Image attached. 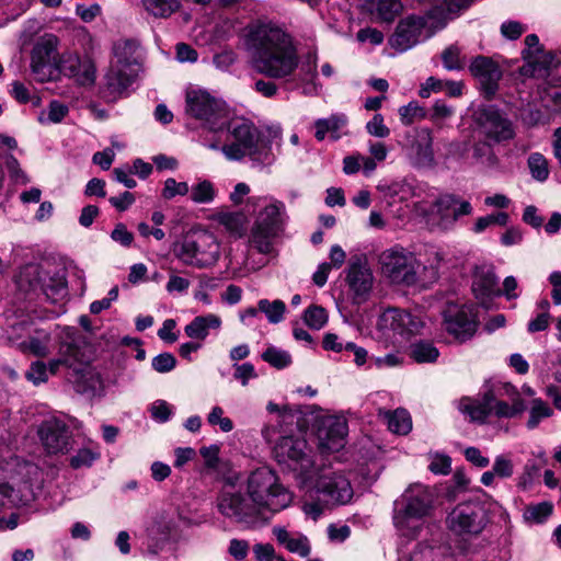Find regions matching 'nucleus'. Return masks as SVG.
<instances>
[{"label": "nucleus", "instance_id": "nucleus-1", "mask_svg": "<svg viewBox=\"0 0 561 561\" xmlns=\"http://www.w3.org/2000/svg\"><path fill=\"white\" fill-rule=\"evenodd\" d=\"M291 493L274 470L261 467L252 471L245 485L226 481L216 497V508L225 517L245 527H254L267 513L289 506Z\"/></svg>", "mask_w": 561, "mask_h": 561}, {"label": "nucleus", "instance_id": "nucleus-2", "mask_svg": "<svg viewBox=\"0 0 561 561\" xmlns=\"http://www.w3.org/2000/svg\"><path fill=\"white\" fill-rule=\"evenodd\" d=\"M244 45L250 66L270 79H286L299 65L297 48L291 35L272 21H257L247 28Z\"/></svg>", "mask_w": 561, "mask_h": 561}, {"label": "nucleus", "instance_id": "nucleus-3", "mask_svg": "<svg viewBox=\"0 0 561 561\" xmlns=\"http://www.w3.org/2000/svg\"><path fill=\"white\" fill-rule=\"evenodd\" d=\"M247 204L255 213L249 248L264 256H276V240L283 236L289 219L285 204L270 195L248 197Z\"/></svg>", "mask_w": 561, "mask_h": 561}, {"label": "nucleus", "instance_id": "nucleus-4", "mask_svg": "<svg viewBox=\"0 0 561 561\" xmlns=\"http://www.w3.org/2000/svg\"><path fill=\"white\" fill-rule=\"evenodd\" d=\"M227 135L221 152L229 161H239L249 157L257 165H270L275 157L271 141L249 119L238 117L227 121Z\"/></svg>", "mask_w": 561, "mask_h": 561}, {"label": "nucleus", "instance_id": "nucleus-5", "mask_svg": "<svg viewBox=\"0 0 561 561\" xmlns=\"http://www.w3.org/2000/svg\"><path fill=\"white\" fill-rule=\"evenodd\" d=\"M434 492L421 483L410 484L394 501L393 524L408 538H416L434 507Z\"/></svg>", "mask_w": 561, "mask_h": 561}, {"label": "nucleus", "instance_id": "nucleus-6", "mask_svg": "<svg viewBox=\"0 0 561 561\" xmlns=\"http://www.w3.org/2000/svg\"><path fill=\"white\" fill-rule=\"evenodd\" d=\"M446 25V16L439 8H433L424 15H409L402 19L389 38V45L398 53H404L433 36Z\"/></svg>", "mask_w": 561, "mask_h": 561}, {"label": "nucleus", "instance_id": "nucleus-7", "mask_svg": "<svg viewBox=\"0 0 561 561\" xmlns=\"http://www.w3.org/2000/svg\"><path fill=\"white\" fill-rule=\"evenodd\" d=\"M16 286L20 291L25 294L39 290L53 304L62 301L68 295L64 268H46L35 263L26 264L21 268L16 277Z\"/></svg>", "mask_w": 561, "mask_h": 561}, {"label": "nucleus", "instance_id": "nucleus-8", "mask_svg": "<svg viewBox=\"0 0 561 561\" xmlns=\"http://www.w3.org/2000/svg\"><path fill=\"white\" fill-rule=\"evenodd\" d=\"M185 114L216 133L226 127L229 113L222 99L206 89L190 87L185 92Z\"/></svg>", "mask_w": 561, "mask_h": 561}, {"label": "nucleus", "instance_id": "nucleus-9", "mask_svg": "<svg viewBox=\"0 0 561 561\" xmlns=\"http://www.w3.org/2000/svg\"><path fill=\"white\" fill-rule=\"evenodd\" d=\"M173 253L184 265L202 270L217 263L220 244L210 232H192L174 244Z\"/></svg>", "mask_w": 561, "mask_h": 561}, {"label": "nucleus", "instance_id": "nucleus-10", "mask_svg": "<svg viewBox=\"0 0 561 561\" xmlns=\"http://www.w3.org/2000/svg\"><path fill=\"white\" fill-rule=\"evenodd\" d=\"M383 277L397 285L412 286L419 282L423 264L415 254L400 245L383 250L378 256Z\"/></svg>", "mask_w": 561, "mask_h": 561}, {"label": "nucleus", "instance_id": "nucleus-11", "mask_svg": "<svg viewBox=\"0 0 561 561\" xmlns=\"http://www.w3.org/2000/svg\"><path fill=\"white\" fill-rule=\"evenodd\" d=\"M273 442H275L273 455L278 463L298 472L305 481L314 478L311 449L306 439L294 435H283L278 439L274 437L271 443Z\"/></svg>", "mask_w": 561, "mask_h": 561}, {"label": "nucleus", "instance_id": "nucleus-12", "mask_svg": "<svg viewBox=\"0 0 561 561\" xmlns=\"http://www.w3.org/2000/svg\"><path fill=\"white\" fill-rule=\"evenodd\" d=\"M312 480L319 500L327 505H344L353 497L351 482L341 471L323 468Z\"/></svg>", "mask_w": 561, "mask_h": 561}, {"label": "nucleus", "instance_id": "nucleus-13", "mask_svg": "<svg viewBox=\"0 0 561 561\" xmlns=\"http://www.w3.org/2000/svg\"><path fill=\"white\" fill-rule=\"evenodd\" d=\"M488 522L485 510L474 502L458 504L446 518L448 529L459 536H477L483 531Z\"/></svg>", "mask_w": 561, "mask_h": 561}, {"label": "nucleus", "instance_id": "nucleus-14", "mask_svg": "<svg viewBox=\"0 0 561 561\" xmlns=\"http://www.w3.org/2000/svg\"><path fill=\"white\" fill-rule=\"evenodd\" d=\"M87 347L88 344L84 336L77 329L64 328L58 339V356L46 363L48 376L56 375L61 367L71 370L78 360H82L83 348Z\"/></svg>", "mask_w": 561, "mask_h": 561}, {"label": "nucleus", "instance_id": "nucleus-15", "mask_svg": "<svg viewBox=\"0 0 561 561\" xmlns=\"http://www.w3.org/2000/svg\"><path fill=\"white\" fill-rule=\"evenodd\" d=\"M36 433L48 455L67 454L72 449L73 439L69 426L56 416L43 420Z\"/></svg>", "mask_w": 561, "mask_h": 561}, {"label": "nucleus", "instance_id": "nucleus-16", "mask_svg": "<svg viewBox=\"0 0 561 561\" xmlns=\"http://www.w3.org/2000/svg\"><path fill=\"white\" fill-rule=\"evenodd\" d=\"M474 121L481 133L492 141H507L515 136L513 123L493 106L480 107L474 113Z\"/></svg>", "mask_w": 561, "mask_h": 561}, {"label": "nucleus", "instance_id": "nucleus-17", "mask_svg": "<svg viewBox=\"0 0 561 561\" xmlns=\"http://www.w3.org/2000/svg\"><path fill=\"white\" fill-rule=\"evenodd\" d=\"M446 331L459 342L471 339L478 328L477 314L472 306L449 305L444 311Z\"/></svg>", "mask_w": 561, "mask_h": 561}, {"label": "nucleus", "instance_id": "nucleus-18", "mask_svg": "<svg viewBox=\"0 0 561 561\" xmlns=\"http://www.w3.org/2000/svg\"><path fill=\"white\" fill-rule=\"evenodd\" d=\"M176 529L173 516L167 512L157 514L146 530L147 552L157 556L169 542Z\"/></svg>", "mask_w": 561, "mask_h": 561}, {"label": "nucleus", "instance_id": "nucleus-19", "mask_svg": "<svg viewBox=\"0 0 561 561\" xmlns=\"http://www.w3.org/2000/svg\"><path fill=\"white\" fill-rule=\"evenodd\" d=\"M379 327L390 329L401 336L419 334L424 327L420 316L401 309H388L379 319Z\"/></svg>", "mask_w": 561, "mask_h": 561}, {"label": "nucleus", "instance_id": "nucleus-20", "mask_svg": "<svg viewBox=\"0 0 561 561\" xmlns=\"http://www.w3.org/2000/svg\"><path fill=\"white\" fill-rule=\"evenodd\" d=\"M82 360H78L69 373V379L77 392L82 394H94L102 387L100 374L90 365L88 347L83 348Z\"/></svg>", "mask_w": 561, "mask_h": 561}, {"label": "nucleus", "instance_id": "nucleus-21", "mask_svg": "<svg viewBox=\"0 0 561 561\" xmlns=\"http://www.w3.org/2000/svg\"><path fill=\"white\" fill-rule=\"evenodd\" d=\"M58 46V38L54 34H45L35 43L31 51V70L39 81H44L48 76L46 71L55 55Z\"/></svg>", "mask_w": 561, "mask_h": 561}, {"label": "nucleus", "instance_id": "nucleus-22", "mask_svg": "<svg viewBox=\"0 0 561 561\" xmlns=\"http://www.w3.org/2000/svg\"><path fill=\"white\" fill-rule=\"evenodd\" d=\"M347 423L342 417L328 416L318 431L319 447L325 451H337L344 446Z\"/></svg>", "mask_w": 561, "mask_h": 561}, {"label": "nucleus", "instance_id": "nucleus-23", "mask_svg": "<svg viewBox=\"0 0 561 561\" xmlns=\"http://www.w3.org/2000/svg\"><path fill=\"white\" fill-rule=\"evenodd\" d=\"M470 71L480 82L486 96H492L497 90L502 71L491 58L478 56L470 64Z\"/></svg>", "mask_w": 561, "mask_h": 561}, {"label": "nucleus", "instance_id": "nucleus-24", "mask_svg": "<svg viewBox=\"0 0 561 561\" xmlns=\"http://www.w3.org/2000/svg\"><path fill=\"white\" fill-rule=\"evenodd\" d=\"M138 72L110 65L104 76L103 92L107 100L115 101L131 85Z\"/></svg>", "mask_w": 561, "mask_h": 561}, {"label": "nucleus", "instance_id": "nucleus-25", "mask_svg": "<svg viewBox=\"0 0 561 561\" xmlns=\"http://www.w3.org/2000/svg\"><path fill=\"white\" fill-rule=\"evenodd\" d=\"M492 264L477 265L472 277V291L478 299L484 300L492 296H500L501 289Z\"/></svg>", "mask_w": 561, "mask_h": 561}, {"label": "nucleus", "instance_id": "nucleus-26", "mask_svg": "<svg viewBox=\"0 0 561 561\" xmlns=\"http://www.w3.org/2000/svg\"><path fill=\"white\" fill-rule=\"evenodd\" d=\"M494 401V389H488L482 397L460 399L458 409L467 415L470 421L483 423L492 415V402Z\"/></svg>", "mask_w": 561, "mask_h": 561}, {"label": "nucleus", "instance_id": "nucleus-27", "mask_svg": "<svg viewBox=\"0 0 561 561\" xmlns=\"http://www.w3.org/2000/svg\"><path fill=\"white\" fill-rule=\"evenodd\" d=\"M409 156L414 165H430L434 161L433 136L430 128L422 127L415 130L413 141L409 146Z\"/></svg>", "mask_w": 561, "mask_h": 561}, {"label": "nucleus", "instance_id": "nucleus-28", "mask_svg": "<svg viewBox=\"0 0 561 561\" xmlns=\"http://www.w3.org/2000/svg\"><path fill=\"white\" fill-rule=\"evenodd\" d=\"M138 43L131 39L118 41L113 46V59L111 65L130 69L138 72Z\"/></svg>", "mask_w": 561, "mask_h": 561}, {"label": "nucleus", "instance_id": "nucleus-29", "mask_svg": "<svg viewBox=\"0 0 561 561\" xmlns=\"http://www.w3.org/2000/svg\"><path fill=\"white\" fill-rule=\"evenodd\" d=\"M222 320L215 313H207L195 317L188 324L185 325V334L193 339L204 341L210 331L218 332L221 329Z\"/></svg>", "mask_w": 561, "mask_h": 561}, {"label": "nucleus", "instance_id": "nucleus-30", "mask_svg": "<svg viewBox=\"0 0 561 561\" xmlns=\"http://www.w3.org/2000/svg\"><path fill=\"white\" fill-rule=\"evenodd\" d=\"M373 273L362 262L351 264L347 274V283L351 290L358 297L366 296L373 287Z\"/></svg>", "mask_w": 561, "mask_h": 561}, {"label": "nucleus", "instance_id": "nucleus-31", "mask_svg": "<svg viewBox=\"0 0 561 561\" xmlns=\"http://www.w3.org/2000/svg\"><path fill=\"white\" fill-rule=\"evenodd\" d=\"M514 469L515 466L511 455L500 454L494 458L492 469L481 474L480 482L484 486H494L496 478L502 480L510 479L514 474Z\"/></svg>", "mask_w": 561, "mask_h": 561}, {"label": "nucleus", "instance_id": "nucleus-32", "mask_svg": "<svg viewBox=\"0 0 561 561\" xmlns=\"http://www.w3.org/2000/svg\"><path fill=\"white\" fill-rule=\"evenodd\" d=\"M0 496L7 502V506H27L35 500L32 486L27 482L20 483L16 488L2 483L0 484Z\"/></svg>", "mask_w": 561, "mask_h": 561}, {"label": "nucleus", "instance_id": "nucleus-33", "mask_svg": "<svg viewBox=\"0 0 561 561\" xmlns=\"http://www.w3.org/2000/svg\"><path fill=\"white\" fill-rule=\"evenodd\" d=\"M277 541L284 545L286 549L293 553H297L302 558H306L310 553L309 540L304 535L296 537L291 536L285 528L275 527L273 530Z\"/></svg>", "mask_w": 561, "mask_h": 561}, {"label": "nucleus", "instance_id": "nucleus-34", "mask_svg": "<svg viewBox=\"0 0 561 561\" xmlns=\"http://www.w3.org/2000/svg\"><path fill=\"white\" fill-rule=\"evenodd\" d=\"M51 335L44 330L36 331V335L19 343V350L23 353H31L37 357H46L50 354Z\"/></svg>", "mask_w": 561, "mask_h": 561}, {"label": "nucleus", "instance_id": "nucleus-35", "mask_svg": "<svg viewBox=\"0 0 561 561\" xmlns=\"http://www.w3.org/2000/svg\"><path fill=\"white\" fill-rule=\"evenodd\" d=\"M145 11L158 19H167L181 7L180 0H141Z\"/></svg>", "mask_w": 561, "mask_h": 561}, {"label": "nucleus", "instance_id": "nucleus-36", "mask_svg": "<svg viewBox=\"0 0 561 561\" xmlns=\"http://www.w3.org/2000/svg\"><path fill=\"white\" fill-rule=\"evenodd\" d=\"M388 428L396 434L407 435L412 430V420L404 409H397L393 412H385Z\"/></svg>", "mask_w": 561, "mask_h": 561}, {"label": "nucleus", "instance_id": "nucleus-37", "mask_svg": "<svg viewBox=\"0 0 561 561\" xmlns=\"http://www.w3.org/2000/svg\"><path fill=\"white\" fill-rule=\"evenodd\" d=\"M502 390L508 396H516L517 391L511 383H504L497 390H494V401L492 402V414L497 417H514L518 414V410L513 409L508 403L497 399V396H502Z\"/></svg>", "mask_w": 561, "mask_h": 561}, {"label": "nucleus", "instance_id": "nucleus-38", "mask_svg": "<svg viewBox=\"0 0 561 561\" xmlns=\"http://www.w3.org/2000/svg\"><path fill=\"white\" fill-rule=\"evenodd\" d=\"M266 410L270 413H277L275 421H270L268 424L262 430V435L266 442H272L274 439V435L277 433L282 434L284 431L282 430L283 424L287 422L291 415L285 411H280L279 407L274 402H268L266 405Z\"/></svg>", "mask_w": 561, "mask_h": 561}, {"label": "nucleus", "instance_id": "nucleus-39", "mask_svg": "<svg viewBox=\"0 0 561 561\" xmlns=\"http://www.w3.org/2000/svg\"><path fill=\"white\" fill-rule=\"evenodd\" d=\"M217 196V190L209 180H198L190 187V199L195 204H210Z\"/></svg>", "mask_w": 561, "mask_h": 561}, {"label": "nucleus", "instance_id": "nucleus-40", "mask_svg": "<svg viewBox=\"0 0 561 561\" xmlns=\"http://www.w3.org/2000/svg\"><path fill=\"white\" fill-rule=\"evenodd\" d=\"M410 356L419 364L435 363L439 356V351L432 342L417 341L411 345Z\"/></svg>", "mask_w": 561, "mask_h": 561}, {"label": "nucleus", "instance_id": "nucleus-41", "mask_svg": "<svg viewBox=\"0 0 561 561\" xmlns=\"http://www.w3.org/2000/svg\"><path fill=\"white\" fill-rule=\"evenodd\" d=\"M71 75L81 85H90L95 81V67L90 60L70 59Z\"/></svg>", "mask_w": 561, "mask_h": 561}, {"label": "nucleus", "instance_id": "nucleus-42", "mask_svg": "<svg viewBox=\"0 0 561 561\" xmlns=\"http://www.w3.org/2000/svg\"><path fill=\"white\" fill-rule=\"evenodd\" d=\"M527 167L530 175L538 182H545L549 178L550 170L548 160L540 152H533L527 159Z\"/></svg>", "mask_w": 561, "mask_h": 561}, {"label": "nucleus", "instance_id": "nucleus-43", "mask_svg": "<svg viewBox=\"0 0 561 561\" xmlns=\"http://www.w3.org/2000/svg\"><path fill=\"white\" fill-rule=\"evenodd\" d=\"M345 124L346 117L344 115H332L328 118H320L314 123V137L321 141L325 138L328 133H335Z\"/></svg>", "mask_w": 561, "mask_h": 561}, {"label": "nucleus", "instance_id": "nucleus-44", "mask_svg": "<svg viewBox=\"0 0 561 561\" xmlns=\"http://www.w3.org/2000/svg\"><path fill=\"white\" fill-rule=\"evenodd\" d=\"M378 191H380L386 198L392 202L405 201L411 195V186L404 181H393L388 184H379Z\"/></svg>", "mask_w": 561, "mask_h": 561}, {"label": "nucleus", "instance_id": "nucleus-45", "mask_svg": "<svg viewBox=\"0 0 561 561\" xmlns=\"http://www.w3.org/2000/svg\"><path fill=\"white\" fill-rule=\"evenodd\" d=\"M551 502H540L526 507L523 517L527 523L542 524L552 514Z\"/></svg>", "mask_w": 561, "mask_h": 561}, {"label": "nucleus", "instance_id": "nucleus-46", "mask_svg": "<svg viewBox=\"0 0 561 561\" xmlns=\"http://www.w3.org/2000/svg\"><path fill=\"white\" fill-rule=\"evenodd\" d=\"M553 415V410L540 398H536L531 401L529 410V419L527 421V427L534 430L538 426L541 420Z\"/></svg>", "mask_w": 561, "mask_h": 561}, {"label": "nucleus", "instance_id": "nucleus-47", "mask_svg": "<svg viewBox=\"0 0 561 561\" xmlns=\"http://www.w3.org/2000/svg\"><path fill=\"white\" fill-rule=\"evenodd\" d=\"M257 308L261 312L265 313L267 320L271 323H278L283 320L286 310L285 304L279 300L270 301L267 299H261L257 302Z\"/></svg>", "mask_w": 561, "mask_h": 561}, {"label": "nucleus", "instance_id": "nucleus-48", "mask_svg": "<svg viewBox=\"0 0 561 561\" xmlns=\"http://www.w3.org/2000/svg\"><path fill=\"white\" fill-rule=\"evenodd\" d=\"M458 199L454 195H443L431 206L430 214L437 215L442 219L453 220V213Z\"/></svg>", "mask_w": 561, "mask_h": 561}, {"label": "nucleus", "instance_id": "nucleus-49", "mask_svg": "<svg viewBox=\"0 0 561 561\" xmlns=\"http://www.w3.org/2000/svg\"><path fill=\"white\" fill-rule=\"evenodd\" d=\"M62 312H64L62 306H59L58 309L50 310V311H37L34 309L32 311H27L26 314H24L21 311V314H18V321L12 323L11 327H12V329H15L16 327L28 325V324L33 323V321L35 319H39V320L54 319Z\"/></svg>", "mask_w": 561, "mask_h": 561}, {"label": "nucleus", "instance_id": "nucleus-50", "mask_svg": "<svg viewBox=\"0 0 561 561\" xmlns=\"http://www.w3.org/2000/svg\"><path fill=\"white\" fill-rule=\"evenodd\" d=\"M262 359L277 369H283L291 363L290 354L275 346L267 347L262 354Z\"/></svg>", "mask_w": 561, "mask_h": 561}, {"label": "nucleus", "instance_id": "nucleus-51", "mask_svg": "<svg viewBox=\"0 0 561 561\" xmlns=\"http://www.w3.org/2000/svg\"><path fill=\"white\" fill-rule=\"evenodd\" d=\"M400 121L404 126L412 125L417 119H423L426 116L424 107L416 101H411L409 104L399 107Z\"/></svg>", "mask_w": 561, "mask_h": 561}, {"label": "nucleus", "instance_id": "nucleus-52", "mask_svg": "<svg viewBox=\"0 0 561 561\" xmlns=\"http://www.w3.org/2000/svg\"><path fill=\"white\" fill-rule=\"evenodd\" d=\"M304 321L309 328L320 330L328 321V313L320 306H310L305 311Z\"/></svg>", "mask_w": 561, "mask_h": 561}, {"label": "nucleus", "instance_id": "nucleus-53", "mask_svg": "<svg viewBox=\"0 0 561 561\" xmlns=\"http://www.w3.org/2000/svg\"><path fill=\"white\" fill-rule=\"evenodd\" d=\"M378 16L386 22H391L401 12L400 0H379L375 5Z\"/></svg>", "mask_w": 561, "mask_h": 561}, {"label": "nucleus", "instance_id": "nucleus-54", "mask_svg": "<svg viewBox=\"0 0 561 561\" xmlns=\"http://www.w3.org/2000/svg\"><path fill=\"white\" fill-rule=\"evenodd\" d=\"M100 458V451L91 448H81L69 459V465L73 469L91 467Z\"/></svg>", "mask_w": 561, "mask_h": 561}, {"label": "nucleus", "instance_id": "nucleus-55", "mask_svg": "<svg viewBox=\"0 0 561 561\" xmlns=\"http://www.w3.org/2000/svg\"><path fill=\"white\" fill-rule=\"evenodd\" d=\"M190 193V186L187 182H178L174 178H168L164 181L162 190V197L164 199H173L175 196H185Z\"/></svg>", "mask_w": 561, "mask_h": 561}, {"label": "nucleus", "instance_id": "nucleus-56", "mask_svg": "<svg viewBox=\"0 0 561 561\" xmlns=\"http://www.w3.org/2000/svg\"><path fill=\"white\" fill-rule=\"evenodd\" d=\"M443 65L447 70H460L465 66V61L460 56L459 47L451 45L442 54Z\"/></svg>", "mask_w": 561, "mask_h": 561}, {"label": "nucleus", "instance_id": "nucleus-57", "mask_svg": "<svg viewBox=\"0 0 561 561\" xmlns=\"http://www.w3.org/2000/svg\"><path fill=\"white\" fill-rule=\"evenodd\" d=\"M224 413L221 407H213L207 415V422L213 426L218 425L222 432L229 433L233 430V422L229 417L224 416Z\"/></svg>", "mask_w": 561, "mask_h": 561}, {"label": "nucleus", "instance_id": "nucleus-58", "mask_svg": "<svg viewBox=\"0 0 561 561\" xmlns=\"http://www.w3.org/2000/svg\"><path fill=\"white\" fill-rule=\"evenodd\" d=\"M366 131L376 138H387L390 135V128L385 124L383 116L376 113L371 119L366 123Z\"/></svg>", "mask_w": 561, "mask_h": 561}, {"label": "nucleus", "instance_id": "nucleus-59", "mask_svg": "<svg viewBox=\"0 0 561 561\" xmlns=\"http://www.w3.org/2000/svg\"><path fill=\"white\" fill-rule=\"evenodd\" d=\"M5 167L14 183L26 185L31 182L30 176L21 169L20 163L14 156L9 154L7 157Z\"/></svg>", "mask_w": 561, "mask_h": 561}, {"label": "nucleus", "instance_id": "nucleus-60", "mask_svg": "<svg viewBox=\"0 0 561 561\" xmlns=\"http://www.w3.org/2000/svg\"><path fill=\"white\" fill-rule=\"evenodd\" d=\"M25 377L35 386L46 382L48 380L46 363L42 360L33 362L25 373Z\"/></svg>", "mask_w": 561, "mask_h": 561}, {"label": "nucleus", "instance_id": "nucleus-61", "mask_svg": "<svg viewBox=\"0 0 561 561\" xmlns=\"http://www.w3.org/2000/svg\"><path fill=\"white\" fill-rule=\"evenodd\" d=\"M219 222L230 232L241 236L243 231V216L240 213H226L219 217Z\"/></svg>", "mask_w": 561, "mask_h": 561}, {"label": "nucleus", "instance_id": "nucleus-62", "mask_svg": "<svg viewBox=\"0 0 561 561\" xmlns=\"http://www.w3.org/2000/svg\"><path fill=\"white\" fill-rule=\"evenodd\" d=\"M431 463L428 469L435 474H448L451 470V459L445 454H431Z\"/></svg>", "mask_w": 561, "mask_h": 561}, {"label": "nucleus", "instance_id": "nucleus-63", "mask_svg": "<svg viewBox=\"0 0 561 561\" xmlns=\"http://www.w3.org/2000/svg\"><path fill=\"white\" fill-rule=\"evenodd\" d=\"M152 368L160 374L173 370L176 366V358L173 354L164 352L152 358Z\"/></svg>", "mask_w": 561, "mask_h": 561}, {"label": "nucleus", "instance_id": "nucleus-64", "mask_svg": "<svg viewBox=\"0 0 561 561\" xmlns=\"http://www.w3.org/2000/svg\"><path fill=\"white\" fill-rule=\"evenodd\" d=\"M150 413L153 420L164 423L173 414V408L164 400H156L150 407Z\"/></svg>", "mask_w": 561, "mask_h": 561}]
</instances>
